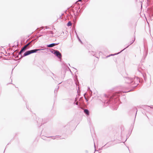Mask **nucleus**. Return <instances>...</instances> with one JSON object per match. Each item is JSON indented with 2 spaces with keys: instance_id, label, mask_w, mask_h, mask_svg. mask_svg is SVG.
<instances>
[{
  "instance_id": "ddd939ff",
  "label": "nucleus",
  "mask_w": 153,
  "mask_h": 153,
  "mask_svg": "<svg viewBox=\"0 0 153 153\" xmlns=\"http://www.w3.org/2000/svg\"><path fill=\"white\" fill-rule=\"evenodd\" d=\"M75 104H76V105H78V102H76V103H75Z\"/></svg>"
},
{
  "instance_id": "f3484780",
  "label": "nucleus",
  "mask_w": 153,
  "mask_h": 153,
  "mask_svg": "<svg viewBox=\"0 0 153 153\" xmlns=\"http://www.w3.org/2000/svg\"><path fill=\"white\" fill-rule=\"evenodd\" d=\"M137 110L136 112H137ZM136 114H137V112H136V114H135V115H136Z\"/></svg>"
},
{
  "instance_id": "4468645a",
  "label": "nucleus",
  "mask_w": 153,
  "mask_h": 153,
  "mask_svg": "<svg viewBox=\"0 0 153 153\" xmlns=\"http://www.w3.org/2000/svg\"><path fill=\"white\" fill-rule=\"evenodd\" d=\"M85 99L86 100V101H88V100H87V99L86 98V97H85Z\"/></svg>"
},
{
  "instance_id": "4be33fe9",
  "label": "nucleus",
  "mask_w": 153,
  "mask_h": 153,
  "mask_svg": "<svg viewBox=\"0 0 153 153\" xmlns=\"http://www.w3.org/2000/svg\"><path fill=\"white\" fill-rule=\"evenodd\" d=\"M139 71L140 72H141L140 71Z\"/></svg>"
},
{
  "instance_id": "5701e85b",
  "label": "nucleus",
  "mask_w": 153,
  "mask_h": 153,
  "mask_svg": "<svg viewBox=\"0 0 153 153\" xmlns=\"http://www.w3.org/2000/svg\"><path fill=\"white\" fill-rule=\"evenodd\" d=\"M20 55H21V56H22V55H21V54H20Z\"/></svg>"
},
{
  "instance_id": "423d86ee",
  "label": "nucleus",
  "mask_w": 153,
  "mask_h": 153,
  "mask_svg": "<svg viewBox=\"0 0 153 153\" xmlns=\"http://www.w3.org/2000/svg\"><path fill=\"white\" fill-rule=\"evenodd\" d=\"M135 38H134V40H133L132 41H131V42H130V44H129L128 46H127L126 48H125L123 50H122V51H121V52L123 51L124 50H125L126 48H128L130 45L131 44H132L133 42H134V40H135Z\"/></svg>"
},
{
  "instance_id": "f257e3e1",
  "label": "nucleus",
  "mask_w": 153,
  "mask_h": 153,
  "mask_svg": "<svg viewBox=\"0 0 153 153\" xmlns=\"http://www.w3.org/2000/svg\"><path fill=\"white\" fill-rule=\"evenodd\" d=\"M125 80L126 82L128 84H130L134 81L135 82H136V83H138L140 82L139 79L137 77H134V79L129 77H126L125 78Z\"/></svg>"
},
{
  "instance_id": "2eb2a0df",
  "label": "nucleus",
  "mask_w": 153,
  "mask_h": 153,
  "mask_svg": "<svg viewBox=\"0 0 153 153\" xmlns=\"http://www.w3.org/2000/svg\"><path fill=\"white\" fill-rule=\"evenodd\" d=\"M82 0H78V1H81Z\"/></svg>"
},
{
  "instance_id": "f03ea898",
  "label": "nucleus",
  "mask_w": 153,
  "mask_h": 153,
  "mask_svg": "<svg viewBox=\"0 0 153 153\" xmlns=\"http://www.w3.org/2000/svg\"><path fill=\"white\" fill-rule=\"evenodd\" d=\"M40 50H41L40 49H33L30 51H27L24 53V56L22 57L27 56L31 53H36L37 52V51H40Z\"/></svg>"
},
{
  "instance_id": "9b49d317",
  "label": "nucleus",
  "mask_w": 153,
  "mask_h": 153,
  "mask_svg": "<svg viewBox=\"0 0 153 153\" xmlns=\"http://www.w3.org/2000/svg\"><path fill=\"white\" fill-rule=\"evenodd\" d=\"M75 34L76 35V37L77 36H78L77 33L76 32V31L75 30Z\"/></svg>"
},
{
  "instance_id": "39448f33",
  "label": "nucleus",
  "mask_w": 153,
  "mask_h": 153,
  "mask_svg": "<svg viewBox=\"0 0 153 153\" xmlns=\"http://www.w3.org/2000/svg\"><path fill=\"white\" fill-rule=\"evenodd\" d=\"M59 44V43H52L48 45H47L48 47L49 48H51L52 47L56 45H58Z\"/></svg>"
},
{
  "instance_id": "a211bd4d",
  "label": "nucleus",
  "mask_w": 153,
  "mask_h": 153,
  "mask_svg": "<svg viewBox=\"0 0 153 153\" xmlns=\"http://www.w3.org/2000/svg\"><path fill=\"white\" fill-rule=\"evenodd\" d=\"M142 74V75H143V76H144V75H143V74Z\"/></svg>"
},
{
  "instance_id": "20e7f679",
  "label": "nucleus",
  "mask_w": 153,
  "mask_h": 153,
  "mask_svg": "<svg viewBox=\"0 0 153 153\" xmlns=\"http://www.w3.org/2000/svg\"><path fill=\"white\" fill-rule=\"evenodd\" d=\"M53 53L59 58H61L62 55L61 53L59 52V51L57 50H54Z\"/></svg>"
},
{
  "instance_id": "6e6552de",
  "label": "nucleus",
  "mask_w": 153,
  "mask_h": 153,
  "mask_svg": "<svg viewBox=\"0 0 153 153\" xmlns=\"http://www.w3.org/2000/svg\"><path fill=\"white\" fill-rule=\"evenodd\" d=\"M71 25L72 23L71 21H69L67 24V25L68 26H71Z\"/></svg>"
},
{
  "instance_id": "7ed1b4c3",
  "label": "nucleus",
  "mask_w": 153,
  "mask_h": 153,
  "mask_svg": "<svg viewBox=\"0 0 153 153\" xmlns=\"http://www.w3.org/2000/svg\"><path fill=\"white\" fill-rule=\"evenodd\" d=\"M31 42H29L27 44L25 45L21 49L20 51L18 53V55H20L24 51H25L27 48V47L30 44Z\"/></svg>"
},
{
  "instance_id": "0eeeda50",
  "label": "nucleus",
  "mask_w": 153,
  "mask_h": 153,
  "mask_svg": "<svg viewBox=\"0 0 153 153\" xmlns=\"http://www.w3.org/2000/svg\"><path fill=\"white\" fill-rule=\"evenodd\" d=\"M84 112L87 115H88L89 114V112L88 110L87 109H85L84 110Z\"/></svg>"
},
{
  "instance_id": "6ab92c4d",
  "label": "nucleus",
  "mask_w": 153,
  "mask_h": 153,
  "mask_svg": "<svg viewBox=\"0 0 153 153\" xmlns=\"http://www.w3.org/2000/svg\"><path fill=\"white\" fill-rule=\"evenodd\" d=\"M88 89H90V88L89 87L88 88Z\"/></svg>"
},
{
  "instance_id": "aec40b11",
  "label": "nucleus",
  "mask_w": 153,
  "mask_h": 153,
  "mask_svg": "<svg viewBox=\"0 0 153 153\" xmlns=\"http://www.w3.org/2000/svg\"><path fill=\"white\" fill-rule=\"evenodd\" d=\"M94 146H95V143H94Z\"/></svg>"
},
{
  "instance_id": "9d476101",
  "label": "nucleus",
  "mask_w": 153,
  "mask_h": 153,
  "mask_svg": "<svg viewBox=\"0 0 153 153\" xmlns=\"http://www.w3.org/2000/svg\"><path fill=\"white\" fill-rule=\"evenodd\" d=\"M79 8H78V7H76V10H77V9H78V10H77V12H77V13H76V15H75L76 16V15H77V13H78V10H79Z\"/></svg>"
},
{
  "instance_id": "1a4fd4ad",
  "label": "nucleus",
  "mask_w": 153,
  "mask_h": 153,
  "mask_svg": "<svg viewBox=\"0 0 153 153\" xmlns=\"http://www.w3.org/2000/svg\"><path fill=\"white\" fill-rule=\"evenodd\" d=\"M77 38L78 39V40L79 41V42L82 44V41H81L80 38H79V36H77Z\"/></svg>"
},
{
  "instance_id": "dca6fc26",
  "label": "nucleus",
  "mask_w": 153,
  "mask_h": 153,
  "mask_svg": "<svg viewBox=\"0 0 153 153\" xmlns=\"http://www.w3.org/2000/svg\"><path fill=\"white\" fill-rule=\"evenodd\" d=\"M151 108H153V106H152V107H150Z\"/></svg>"
},
{
  "instance_id": "f8f14e48",
  "label": "nucleus",
  "mask_w": 153,
  "mask_h": 153,
  "mask_svg": "<svg viewBox=\"0 0 153 153\" xmlns=\"http://www.w3.org/2000/svg\"><path fill=\"white\" fill-rule=\"evenodd\" d=\"M117 53V54H113H113H111V56H113V55H116V54H118V53Z\"/></svg>"
},
{
  "instance_id": "412c9836",
  "label": "nucleus",
  "mask_w": 153,
  "mask_h": 153,
  "mask_svg": "<svg viewBox=\"0 0 153 153\" xmlns=\"http://www.w3.org/2000/svg\"><path fill=\"white\" fill-rule=\"evenodd\" d=\"M53 139H54L55 138H53Z\"/></svg>"
}]
</instances>
